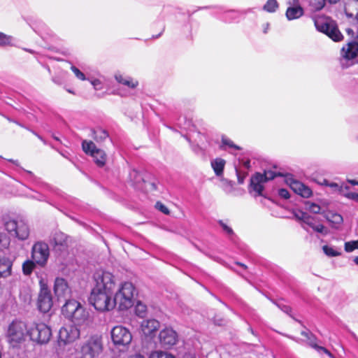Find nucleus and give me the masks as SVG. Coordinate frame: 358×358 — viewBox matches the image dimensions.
<instances>
[{"mask_svg": "<svg viewBox=\"0 0 358 358\" xmlns=\"http://www.w3.org/2000/svg\"><path fill=\"white\" fill-rule=\"evenodd\" d=\"M113 292L92 289L89 301L99 312H108L115 308Z\"/></svg>", "mask_w": 358, "mask_h": 358, "instance_id": "obj_1", "label": "nucleus"}, {"mask_svg": "<svg viewBox=\"0 0 358 358\" xmlns=\"http://www.w3.org/2000/svg\"><path fill=\"white\" fill-rule=\"evenodd\" d=\"M134 287L132 283L124 282L121 284L117 291L113 292V301L115 307L118 306L120 310H127L134 304Z\"/></svg>", "mask_w": 358, "mask_h": 358, "instance_id": "obj_2", "label": "nucleus"}, {"mask_svg": "<svg viewBox=\"0 0 358 358\" xmlns=\"http://www.w3.org/2000/svg\"><path fill=\"white\" fill-rule=\"evenodd\" d=\"M116 284L115 275L108 271L98 269L93 274L92 289L114 292Z\"/></svg>", "mask_w": 358, "mask_h": 358, "instance_id": "obj_3", "label": "nucleus"}, {"mask_svg": "<svg viewBox=\"0 0 358 358\" xmlns=\"http://www.w3.org/2000/svg\"><path fill=\"white\" fill-rule=\"evenodd\" d=\"M316 29L327 34L334 41H341L343 38V34L338 30L336 24L331 18L320 16L314 19Z\"/></svg>", "mask_w": 358, "mask_h": 358, "instance_id": "obj_4", "label": "nucleus"}, {"mask_svg": "<svg viewBox=\"0 0 358 358\" xmlns=\"http://www.w3.org/2000/svg\"><path fill=\"white\" fill-rule=\"evenodd\" d=\"M4 230L18 240L24 241L29 236V228L26 222L21 220L6 219L3 222Z\"/></svg>", "mask_w": 358, "mask_h": 358, "instance_id": "obj_5", "label": "nucleus"}, {"mask_svg": "<svg viewBox=\"0 0 358 358\" xmlns=\"http://www.w3.org/2000/svg\"><path fill=\"white\" fill-rule=\"evenodd\" d=\"M28 336L30 339L38 344L47 343L51 336L52 331L45 323H32L28 327Z\"/></svg>", "mask_w": 358, "mask_h": 358, "instance_id": "obj_6", "label": "nucleus"}, {"mask_svg": "<svg viewBox=\"0 0 358 358\" xmlns=\"http://www.w3.org/2000/svg\"><path fill=\"white\" fill-rule=\"evenodd\" d=\"M28 327L21 321H14L8 327L7 336L9 343L13 347H16L23 343L27 334Z\"/></svg>", "mask_w": 358, "mask_h": 358, "instance_id": "obj_7", "label": "nucleus"}, {"mask_svg": "<svg viewBox=\"0 0 358 358\" xmlns=\"http://www.w3.org/2000/svg\"><path fill=\"white\" fill-rule=\"evenodd\" d=\"M102 350V337L99 335H94L90 337L81 349L83 358H94L98 357Z\"/></svg>", "mask_w": 358, "mask_h": 358, "instance_id": "obj_8", "label": "nucleus"}, {"mask_svg": "<svg viewBox=\"0 0 358 358\" xmlns=\"http://www.w3.org/2000/svg\"><path fill=\"white\" fill-rule=\"evenodd\" d=\"M82 148L87 155L93 158L94 162L99 167H103L106 164L107 160L106 152L98 148L92 141L84 140L82 143Z\"/></svg>", "mask_w": 358, "mask_h": 358, "instance_id": "obj_9", "label": "nucleus"}, {"mask_svg": "<svg viewBox=\"0 0 358 358\" xmlns=\"http://www.w3.org/2000/svg\"><path fill=\"white\" fill-rule=\"evenodd\" d=\"M113 344L116 346H128L132 340L130 331L121 325L114 327L110 331Z\"/></svg>", "mask_w": 358, "mask_h": 358, "instance_id": "obj_10", "label": "nucleus"}, {"mask_svg": "<svg viewBox=\"0 0 358 358\" xmlns=\"http://www.w3.org/2000/svg\"><path fill=\"white\" fill-rule=\"evenodd\" d=\"M276 173L273 171H266L264 174L256 173L251 178L250 185L252 190L255 192L256 196H259L264 189L263 184L270 180L273 179Z\"/></svg>", "mask_w": 358, "mask_h": 358, "instance_id": "obj_11", "label": "nucleus"}, {"mask_svg": "<svg viewBox=\"0 0 358 358\" xmlns=\"http://www.w3.org/2000/svg\"><path fill=\"white\" fill-rule=\"evenodd\" d=\"M50 255L49 247L43 242H37L32 247L31 257L34 262L45 266Z\"/></svg>", "mask_w": 358, "mask_h": 358, "instance_id": "obj_12", "label": "nucleus"}, {"mask_svg": "<svg viewBox=\"0 0 358 358\" xmlns=\"http://www.w3.org/2000/svg\"><path fill=\"white\" fill-rule=\"evenodd\" d=\"M158 339L160 345L168 349L177 344L178 335L173 328L166 327L159 331Z\"/></svg>", "mask_w": 358, "mask_h": 358, "instance_id": "obj_13", "label": "nucleus"}, {"mask_svg": "<svg viewBox=\"0 0 358 358\" xmlns=\"http://www.w3.org/2000/svg\"><path fill=\"white\" fill-rule=\"evenodd\" d=\"M76 327H80L83 329H85L90 327L92 320L90 317L88 311H87L81 305L78 310L75 312L73 315L70 318Z\"/></svg>", "mask_w": 358, "mask_h": 358, "instance_id": "obj_14", "label": "nucleus"}, {"mask_svg": "<svg viewBox=\"0 0 358 358\" xmlns=\"http://www.w3.org/2000/svg\"><path fill=\"white\" fill-rule=\"evenodd\" d=\"M41 288L38 299V307L43 313L48 312L52 306V299L50 290L41 282Z\"/></svg>", "mask_w": 358, "mask_h": 358, "instance_id": "obj_15", "label": "nucleus"}, {"mask_svg": "<svg viewBox=\"0 0 358 358\" xmlns=\"http://www.w3.org/2000/svg\"><path fill=\"white\" fill-rule=\"evenodd\" d=\"M80 329L78 327H62L59 331V341L64 344L73 342L80 337Z\"/></svg>", "mask_w": 358, "mask_h": 358, "instance_id": "obj_16", "label": "nucleus"}, {"mask_svg": "<svg viewBox=\"0 0 358 358\" xmlns=\"http://www.w3.org/2000/svg\"><path fill=\"white\" fill-rule=\"evenodd\" d=\"M54 292L58 300H67L71 297V288L66 280L62 278L55 279Z\"/></svg>", "mask_w": 358, "mask_h": 358, "instance_id": "obj_17", "label": "nucleus"}, {"mask_svg": "<svg viewBox=\"0 0 358 358\" xmlns=\"http://www.w3.org/2000/svg\"><path fill=\"white\" fill-rule=\"evenodd\" d=\"M160 327V323L157 320H145L141 322V329L145 338H153Z\"/></svg>", "mask_w": 358, "mask_h": 358, "instance_id": "obj_18", "label": "nucleus"}, {"mask_svg": "<svg viewBox=\"0 0 358 358\" xmlns=\"http://www.w3.org/2000/svg\"><path fill=\"white\" fill-rule=\"evenodd\" d=\"M341 54L343 59L348 61L353 59L358 54V43L355 41L348 43L343 47Z\"/></svg>", "mask_w": 358, "mask_h": 358, "instance_id": "obj_19", "label": "nucleus"}, {"mask_svg": "<svg viewBox=\"0 0 358 358\" xmlns=\"http://www.w3.org/2000/svg\"><path fill=\"white\" fill-rule=\"evenodd\" d=\"M301 226L307 231H308V227H309L315 232L320 234L327 233L325 227L322 224H316L314 217L310 215L304 220L303 223L301 224Z\"/></svg>", "mask_w": 358, "mask_h": 358, "instance_id": "obj_20", "label": "nucleus"}, {"mask_svg": "<svg viewBox=\"0 0 358 358\" xmlns=\"http://www.w3.org/2000/svg\"><path fill=\"white\" fill-rule=\"evenodd\" d=\"M65 301L66 303L62 308V314L66 318L70 319L81 304L76 300H70L68 299Z\"/></svg>", "mask_w": 358, "mask_h": 358, "instance_id": "obj_21", "label": "nucleus"}, {"mask_svg": "<svg viewBox=\"0 0 358 358\" xmlns=\"http://www.w3.org/2000/svg\"><path fill=\"white\" fill-rule=\"evenodd\" d=\"M13 262L6 257H0V278H6L12 273Z\"/></svg>", "mask_w": 358, "mask_h": 358, "instance_id": "obj_22", "label": "nucleus"}, {"mask_svg": "<svg viewBox=\"0 0 358 358\" xmlns=\"http://www.w3.org/2000/svg\"><path fill=\"white\" fill-rule=\"evenodd\" d=\"M303 15V10L300 6H289L286 11V17L289 20L299 18Z\"/></svg>", "mask_w": 358, "mask_h": 358, "instance_id": "obj_23", "label": "nucleus"}, {"mask_svg": "<svg viewBox=\"0 0 358 358\" xmlns=\"http://www.w3.org/2000/svg\"><path fill=\"white\" fill-rule=\"evenodd\" d=\"M289 186L291 189L296 193L300 188H303L305 198H308L312 195V190L308 186L305 185L302 182L296 180H292L289 182Z\"/></svg>", "mask_w": 358, "mask_h": 358, "instance_id": "obj_24", "label": "nucleus"}, {"mask_svg": "<svg viewBox=\"0 0 358 358\" xmlns=\"http://www.w3.org/2000/svg\"><path fill=\"white\" fill-rule=\"evenodd\" d=\"M115 78V80L119 83L126 85L128 87L131 88V89L136 87L138 85V81L134 80V79H132L130 77L124 76L122 74H116Z\"/></svg>", "mask_w": 358, "mask_h": 358, "instance_id": "obj_25", "label": "nucleus"}, {"mask_svg": "<svg viewBox=\"0 0 358 358\" xmlns=\"http://www.w3.org/2000/svg\"><path fill=\"white\" fill-rule=\"evenodd\" d=\"M324 217L327 220L331 223L333 227L336 228L338 227L343 222V217L340 214L334 212H328L325 213Z\"/></svg>", "mask_w": 358, "mask_h": 358, "instance_id": "obj_26", "label": "nucleus"}, {"mask_svg": "<svg viewBox=\"0 0 358 358\" xmlns=\"http://www.w3.org/2000/svg\"><path fill=\"white\" fill-rule=\"evenodd\" d=\"M225 164V160L222 158H216L211 162V166L217 176L222 175Z\"/></svg>", "mask_w": 358, "mask_h": 358, "instance_id": "obj_27", "label": "nucleus"}, {"mask_svg": "<svg viewBox=\"0 0 358 358\" xmlns=\"http://www.w3.org/2000/svg\"><path fill=\"white\" fill-rule=\"evenodd\" d=\"M66 235L62 232L55 233L50 238V242L55 246H63L66 243Z\"/></svg>", "mask_w": 358, "mask_h": 358, "instance_id": "obj_28", "label": "nucleus"}, {"mask_svg": "<svg viewBox=\"0 0 358 358\" xmlns=\"http://www.w3.org/2000/svg\"><path fill=\"white\" fill-rule=\"evenodd\" d=\"M305 209L314 214H323L324 213V208L322 206L318 203L311 201L305 202Z\"/></svg>", "mask_w": 358, "mask_h": 358, "instance_id": "obj_29", "label": "nucleus"}, {"mask_svg": "<svg viewBox=\"0 0 358 358\" xmlns=\"http://www.w3.org/2000/svg\"><path fill=\"white\" fill-rule=\"evenodd\" d=\"M10 243L9 236L2 231V228L0 227V250L8 248Z\"/></svg>", "mask_w": 358, "mask_h": 358, "instance_id": "obj_30", "label": "nucleus"}, {"mask_svg": "<svg viewBox=\"0 0 358 358\" xmlns=\"http://www.w3.org/2000/svg\"><path fill=\"white\" fill-rule=\"evenodd\" d=\"M279 5L276 0H268L263 6V10L268 13H274L278 8Z\"/></svg>", "mask_w": 358, "mask_h": 358, "instance_id": "obj_31", "label": "nucleus"}, {"mask_svg": "<svg viewBox=\"0 0 358 358\" xmlns=\"http://www.w3.org/2000/svg\"><path fill=\"white\" fill-rule=\"evenodd\" d=\"M149 358H176L172 354L162 351L155 350L150 352Z\"/></svg>", "mask_w": 358, "mask_h": 358, "instance_id": "obj_32", "label": "nucleus"}, {"mask_svg": "<svg viewBox=\"0 0 358 358\" xmlns=\"http://www.w3.org/2000/svg\"><path fill=\"white\" fill-rule=\"evenodd\" d=\"M94 138L98 142H101L106 140L108 137V132L102 129H98L93 131Z\"/></svg>", "mask_w": 358, "mask_h": 358, "instance_id": "obj_33", "label": "nucleus"}, {"mask_svg": "<svg viewBox=\"0 0 358 358\" xmlns=\"http://www.w3.org/2000/svg\"><path fill=\"white\" fill-rule=\"evenodd\" d=\"M326 0H310L309 6L312 11H318L322 9Z\"/></svg>", "mask_w": 358, "mask_h": 358, "instance_id": "obj_34", "label": "nucleus"}, {"mask_svg": "<svg viewBox=\"0 0 358 358\" xmlns=\"http://www.w3.org/2000/svg\"><path fill=\"white\" fill-rule=\"evenodd\" d=\"M324 183L325 185L331 187L334 192H338L341 195H343L345 190L343 189V184L339 185L336 182H330L327 180H324Z\"/></svg>", "mask_w": 358, "mask_h": 358, "instance_id": "obj_35", "label": "nucleus"}, {"mask_svg": "<svg viewBox=\"0 0 358 358\" xmlns=\"http://www.w3.org/2000/svg\"><path fill=\"white\" fill-rule=\"evenodd\" d=\"M35 267V263L33 261L27 260L22 264V271L26 275H30Z\"/></svg>", "mask_w": 358, "mask_h": 358, "instance_id": "obj_36", "label": "nucleus"}, {"mask_svg": "<svg viewBox=\"0 0 358 358\" xmlns=\"http://www.w3.org/2000/svg\"><path fill=\"white\" fill-rule=\"evenodd\" d=\"M323 252L328 257H337L341 255V252L338 251L334 247L329 245H324L322 247Z\"/></svg>", "mask_w": 358, "mask_h": 358, "instance_id": "obj_37", "label": "nucleus"}, {"mask_svg": "<svg viewBox=\"0 0 358 358\" xmlns=\"http://www.w3.org/2000/svg\"><path fill=\"white\" fill-rule=\"evenodd\" d=\"M135 311H136V314L138 316H139L141 317H143L146 313L147 307L144 303H143L141 302H138L135 307Z\"/></svg>", "mask_w": 358, "mask_h": 358, "instance_id": "obj_38", "label": "nucleus"}, {"mask_svg": "<svg viewBox=\"0 0 358 358\" xmlns=\"http://www.w3.org/2000/svg\"><path fill=\"white\" fill-rule=\"evenodd\" d=\"M345 250L347 252H351L355 249H358V240L357 241H348L345 243Z\"/></svg>", "mask_w": 358, "mask_h": 358, "instance_id": "obj_39", "label": "nucleus"}, {"mask_svg": "<svg viewBox=\"0 0 358 358\" xmlns=\"http://www.w3.org/2000/svg\"><path fill=\"white\" fill-rule=\"evenodd\" d=\"M71 70L73 72V73L75 74L76 77L80 80H88L85 75L82 72L80 71L76 66H71Z\"/></svg>", "mask_w": 358, "mask_h": 358, "instance_id": "obj_40", "label": "nucleus"}, {"mask_svg": "<svg viewBox=\"0 0 358 358\" xmlns=\"http://www.w3.org/2000/svg\"><path fill=\"white\" fill-rule=\"evenodd\" d=\"M12 41V37L0 32V45L3 46L9 45Z\"/></svg>", "mask_w": 358, "mask_h": 358, "instance_id": "obj_41", "label": "nucleus"}, {"mask_svg": "<svg viewBox=\"0 0 358 358\" xmlns=\"http://www.w3.org/2000/svg\"><path fill=\"white\" fill-rule=\"evenodd\" d=\"M308 215H309V214H308L306 212L301 211V210H296L294 212L295 217L297 220L301 221L302 223H303L304 220L307 218V217Z\"/></svg>", "mask_w": 358, "mask_h": 358, "instance_id": "obj_42", "label": "nucleus"}, {"mask_svg": "<svg viewBox=\"0 0 358 358\" xmlns=\"http://www.w3.org/2000/svg\"><path fill=\"white\" fill-rule=\"evenodd\" d=\"M219 224L222 227L223 231L227 234H228L229 236L234 234V231H233L232 229L230 227H229L227 224H225L223 221L220 220Z\"/></svg>", "mask_w": 358, "mask_h": 358, "instance_id": "obj_43", "label": "nucleus"}, {"mask_svg": "<svg viewBox=\"0 0 358 358\" xmlns=\"http://www.w3.org/2000/svg\"><path fill=\"white\" fill-rule=\"evenodd\" d=\"M344 197L358 202V193L356 192H343V195Z\"/></svg>", "mask_w": 358, "mask_h": 358, "instance_id": "obj_44", "label": "nucleus"}, {"mask_svg": "<svg viewBox=\"0 0 358 358\" xmlns=\"http://www.w3.org/2000/svg\"><path fill=\"white\" fill-rule=\"evenodd\" d=\"M223 145H228L229 147L231 148H234L236 150H240V148L233 143V142L227 138H222V140Z\"/></svg>", "mask_w": 358, "mask_h": 358, "instance_id": "obj_45", "label": "nucleus"}, {"mask_svg": "<svg viewBox=\"0 0 358 358\" xmlns=\"http://www.w3.org/2000/svg\"><path fill=\"white\" fill-rule=\"evenodd\" d=\"M90 83L95 90H101L102 89V82L99 79L90 80Z\"/></svg>", "mask_w": 358, "mask_h": 358, "instance_id": "obj_46", "label": "nucleus"}, {"mask_svg": "<svg viewBox=\"0 0 358 358\" xmlns=\"http://www.w3.org/2000/svg\"><path fill=\"white\" fill-rule=\"evenodd\" d=\"M156 208L159 210H160L161 212L164 213L165 215H169V210L168 208L166 206H164L163 203H160V202H157L156 203Z\"/></svg>", "mask_w": 358, "mask_h": 358, "instance_id": "obj_47", "label": "nucleus"}, {"mask_svg": "<svg viewBox=\"0 0 358 358\" xmlns=\"http://www.w3.org/2000/svg\"><path fill=\"white\" fill-rule=\"evenodd\" d=\"M278 194L280 197L283 199H288L289 198V193L287 189H280L278 191Z\"/></svg>", "mask_w": 358, "mask_h": 358, "instance_id": "obj_48", "label": "nucleus"}, {"mask_svg": "<svg viewBox=\"0 0 358 358\" xmlns=\"http://www.w3.org/2000/svg\"><path fill=\"white\" fill-rule=\"evenodd\" d=\"M313 348L317 349L318 351H322L324 353L327 354L329 356L331 357V354L324 348L320 347L317 345H312Z\"/></svg>", "mask_w": 358, "mask_h": 358, "instance_id": "obj_49", "label": "nucleus"}, {"mask_svg": "<svg viewBox=\"0 0 358 358\" xmlns=\"http://www.w3.org/2000/svg\"><path fill=\"white\" fill-rule=\"evenodd\" d=\"M287 3L289 5V6H300L299 0H287Z\"/></svg>", "mask_w": 358, "mask_h": 358, "instance_id": "obj_50", "label": "nucleus"}, {"mask_svg": "<svg viewBox=\"0 0 358 358\" xmlns=\"http://www.w3.org/2000/svg\"><path fill=\"white\" fill-rule=\"evenodd\" d=\"M127 358H145V357L141 354H135V355L129 356Z\"/></svg>", "mask_w": 358, "mask_h": 358, "instance_id": "obj_51", "label": "nucleus"}, {"mask_svg": "<svg viewBox=\"0 0 358 358\" xmlns=\"http://www.w3.org/2000/svg\"><path fill=\"white\" fill-rule=\"evenodd\" d=\"M304 190L305 189H303V188H300L296 193L305 198Z\"/></svg>", "mask_w": 358, "mask_h": 358, "instance_id": "obj_52", "label": "nucleus"}, {"mask_svg": "<svg viewBox=\"0 0 358 358\" xmlns=\"http://www.w3.org/2000/svg\"><path fill=\"white\" fill-rule=\"evenodd\" d=\"M348 183L352 185H357L358 181H356L355 180H347Z\"/></svg>", "mask_w": 358, "mask_h": 358, "instance_id": "obj_53", "label": "nucleus"}, {"mask_svg": "<svg viewBox=\"0 0 358 358\" xmlns=\"http://www.w3.org/2000/svg\"><path fill=\"white\" fill-rule=\"evenodd\" d=\"M268 28H269L268 23L264 24V33H265V34L267 33Z\"/></svg>", "mask_w": 358, "mask_h": 358, "instance_id": "obj_54", "label": "nucleus"}, {"mask_svg": "<svg viewBox=\"0 0 358 358\" xmlns=\"http://www.w3.org/2000/svg\"><path fill=\"white\" fill-rule=\"evenodd\" d=\"M346 32H347L349 35H352V36H353V35H354V31H353V29H351V28H348V29H346Z\"/></svg>", "mask_w": 358, "mask_h": 358, "instance_id": "obj_55", "label": "nucleus"}, {"mask_svg": "<svg viewBox=\"0 0 358 358\" xmlns=\"http://www.w3.org/2000/svg\"><path fill=\"white\" fill-rule=\"evenodd\" d=\"M343 189H345V192H349V187L348 185H345L343 184Z\"/></svg>", "mask_w": 358, "mask_h": 358, "instance_id": "obj_56", "label": "nucleus"}, {"mask_svg": "<svg viewBox=\"0 0 358 358\" xmlns=\"http://www.w3.org/2000/svg\"><path fill=\"white\" fill-rule=\"evenodd\" d=\"M223 182L229 184V185L231 187H232V182L231 181H227L226 180H223Z\"/></svg>", "mask_w": 358, "mask_h": 358, "instance_id": "obj_57", "label": "nucleus"}, {"mask_svg": "<svg viewBox=\"0 0 358 358\" xmlns=\"http://www.w3.org/2000/svg\"><path fill=\"white\" fill-rule=\"evenodd\" d=\"M329 3H336L338 2L340 0H328Z\"/></svg>", "mask_w": 358, "mask_h": 358, "instance_id": "obj_58", "label": "nucleus"}, {"mask_svg": "<svg viewBox=\"0 0 358 358\" xmlns=\"http://www.w3.org/2000/svg\"><path fill=\"white\" fill-rule=\"evenodd\" d=\"M354 262L355 263L358 265V257H356L355 259H354Z\"/></svg>", "mask_w": 358, "mask_h": 358, "instance_id": "obj_59", "label": "nucleus"}, {"mask_svg": "<svg viewBox=\"0 0 358 358\" xmlns=\"http://www.w3.org/2000/svg\"><path fill=\"white\" fill-rule=\"evenodd\" d=\"M24 50L30 53H34V51L31 49H24Z\"/></svg>", "mask_w": 358, "mask_h": 358, "instance_id": "obj_60", "label": "nucleus"}, {"mask_svg": "<svg viewBox=\"0 0 358 358\" xmlns=\"http://www.w3.org/2000/svg\"><path fill=\"white\" fill-rule=\"evenodd\" d=\"M245 166L247 168H248V167H249V166H250V162H246L245 163Z\"/></svg>", "mask_w": 358, "mask_h": 358, "instance_id": "obj_61", "label": "nucleus"}, {"mask_svg": "<svg viewBox=\"0 0 358 358\" xmlns=\"http://www.w3.org/2000/svg\"><path fill=\"white\" fill-rule=\"evenodd\" d=\"M150 185L152 186L153 189H156V186H155V185L154 183H150Z\"/></svg>", "mask_w": 358, "mask_h": 358, "instance_id": "obj_62", "label": "nucleus"}, {"mask_svg": "<svg viewBox=\"0 0 358 358\" xmlns=\"http://www.w3.org/2000/svg\"><path fill=\"white\" fill-rule=\"evenodd\" d=\"M288 310H289V307H287V306H285V309H283V310H284L285 312H287V311H288Z\"/></svg>", "mask_w": 358, "mask_h": 358, "instance_id": "obj_63", "label": "nucleus"}, {"mask_svg": "<svg viewBox=\"0 0 358 358\" xmlns=\"http://www.w3.org/2000/svg\"><path fill=\"white\" fill-rule=\"evenodd\" d=\"M185 358H195V357H193V356L189 355V356H187Z\"/></svg>", "mask_w": 358, "mask_h": 358, "instance_id": "obj_64", "label": "nucleus"}]
</instances>
